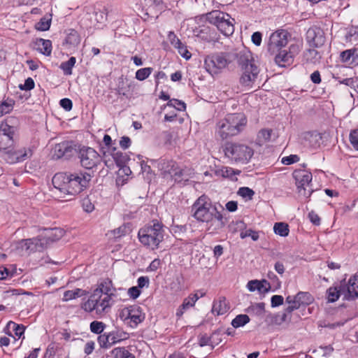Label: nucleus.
I'll return each instance as SVG.
<instances>
[{
	"mask_svg": "<svg viewBox=\"0 0 358 358\" xmlns=\"http://www.w3.org/2000/svg\"><path fill=\"white\" fill-rule=\"evenodd\" d=\"M64 233V231L61 228L45 229L43 234L37 238L28 239L27 241L34 244L36 250H43L50 243L62 238Z\"/></svg>",
	"mask_w": 358,
	"mask_h": 358,
	"instance_id": "obj_12",
	"label": "nucleus"
},
{
	"mask_svg": "<svg viewBox=\"0 0 358 358\" xmlns=\"http://www.w3.org/2000/svg\"><path fill=\"white\" fill-rule=\"evenodd\" d=\"M152 71V69L150 67L138 69L136 72V78L141 81L144 80L151 74Z\"/></svg>",
	"mask_w": 358,
	"mask_h": 358,
	"instance_id": "obj_45",
	"label": "nucleus"
},
{
	"mask_svg": "<svg viewBox=\"0 0 358 358\" xmlns=\"http://www.w3.org/2000/svg\"><path fill=\"white\" fill-rule=\"evenodd\" d=\"M33 151L30 148L17 150L14 145L8 151H4V154H2L1 157L7 163L12 164L26 160L31 157Z\"/></svg>",
	"mask_w": 358,
	"mask_h": 358,
	"instance_id": "obj_14",
	"label": "nucleus"
},
{
	"mask_svg": "<svg viewBox=\"0 0 358 358\" xmlns=\"http://www.w3.org/2000/svg\"><path fill=\"white\" fill-rule=\"evenodd\" d=\"M111 353L113 355L114 358H135L125 348H115L112 350Z\"/></svg>",
	"mask_w": 358,
	"mask_h": 358,
	"instance_id": "obj_29",
	"label": "nucleus"
},
{
	"mask_svg": "<svg viewBox=\"0 0 358 358\" xmlns=\"http://www.w3.org/2000/svg\"><path fill=\"white\" fill-rule=\"evenodd\" d=\"M193 217L206 223V231L210 234H217L225 225L223 215L206 195L199 197L192 206Z\"/></svg>",
	"mask_w": 358,
	"mask_h": 358,
	"instance_id": "obj_2",
	"label": "nucleus"
},
{
	"mask_svg": "<svg viewBox=\"0 0 358 358\" xmlns=\"http://www.w3.org/2000/svg\"><path fill=\"white\" fill-rule=\"evenodd\" d=\"M7 327L9 329H12L15 334L19 337H20L24 331V327L22 324H17L13 321H10L7 324Z\"/></svg>",
	"mask_w": 358,
	"mask_h": 358,
	"instance_id": "obj_44",
	"label": "nucleus"
},
{
	"mask_svg": "<svg viewBox=\"0 0 358 358\" xmlns=\"http://www.w3.org/2000/svg\"><path fill=\"white\" fill-rule=\"evenodd\" d=\"M133 310V306H129L123 308L120 315L121 320H122L127 324V322H131Z\"/></svg>",
	"mask_w": 358,
	"mask_h": 358,
	"instance_id": "obj_35",
	"label": "nucleus"
},
{
	"mask_svg": "<svg viewBox=\"0 0 358 358\" xmlns=\"http://www.w3.org/2000/svg\"><path fill=\"white\" fill-rule=\"evenodd\" d=\"M229 307L225 298L220 299L218 301H215L213 306V312L217 315H223L226 313Z\"/></svg>",
	"mask_w": 358,
	"mask_h": 358,
	"instance_id": "obj_26",
	"label": "nucleus"
},
{
	"mask_svg": "<svg viewBox=\"0 0 358 358\" xmlns=\"http://www.w3.org/2000/svg\"><path fill=\"white\" fill-rule=\"evenodd\" d=\"M168 39L170 41L171 44L174 47L176 45L180 44V40L177 37V36L173 31H169V33L168 34Z\"/></svg>",
	"mask_w": 358,
	"mask_h": 358,
	"instance_id": "obj_59",
	"label": "nucleus"
},
{
	"mask_svg": "<svg viewBox=\"0 0 358 358\" xmlns=\"http://www.w3.org/2000/svg\"><path fill=\"white\" fill-rule=\"evenodd\" d=\"M341 295H343L342 282L338 285L331 286L326 292L327 299L329 303L336 302Z\"/></svg>",
	"mask_w": 358,
	"mask_h": 358,
	"instance_id": "obj_18",
	"label": "nucleus"
},
{
	"mask_svg": "<svg viewBox=\"0 0 358 358\" xmlns=\"http://www.w3.org/2000/svg\"><path fill=\"white\" fill-rule=\"evenodd\" d=\"M60 106L66 110H70L72 108L73 103L69 99L64 98L61 99Z\"/></svg>",
	"mask_w": 358,
	"mask_h": 358,
	"instance_id": "obj_62",
	"label": "nucleus"
},
{
	"mask_svg": "<svg viewBox=\"0 0 358 358\" xmlns=\"http://www.w3.org/2000/svg\"><path fill=\"white\" fill-rule=\"evenodd\" d=\"M296 298L299 302V306L309 305L313 301L312 296L309 292H299L296 294Z\"/></svg>",
	"mask_w": 358,
	"mask_h": 358,
	"instance_id": "obj_36",
	"label": "nucleus"
},
{
	"mask_svg": "<svg viewBox=\"0 0 358 358\" xmlns=\"http://www.w3.org/2000/svg\"><path fill=\"white\" fill-rule=\"evenodd\" d=\"M164 230L162 224L153 220L152 224L141 229L138 236L140 242L152 250L158 248L163 241Z\"/></svg>",
	"mask_w": 358,
	"mask_h": 358,
	"instance_id": "obj_6",
	"label": "nucleus"
},
{
	"mask_svg": "<svg viewBox=\"0 0 358 358\" xmlns=\"http://www.w3.org/2000/svg\"><path fill=\"white\" fill-rule=\"evenodd\" d=\"M238 194L243 198H248L251 199L255 194V192L249 187H243L239 188Z\"/></svg>",
	"mask_w": 358,
	"mask_h": 358,
	"instance_id": "obj_50",
	"label": "nucleus"
},
{
	"mask_svg": "<svg viewBox=\"0 0 358 358\" xmlns=\"http://www.w3.org/2000/svg\"><path fill=\"white\" fill-rule=\"evenodd\" d=\"M278 52L275 57V62L278 66L285 67L292 62L293 54L291 51L287 52L284 50Z\"/></svg>",
	"mask_w": 358,
	"mask_h": 358,
	"instance_id": "obj_19",
	"label": "nucleus"
},
{
	"mask_svg": "<svg viewBox=\"0 0 358 358\" xmlns=\"http://www.w3.org/2000/svg\"><path fill=\"white\" fill-rule=\"evenodd\" d=\"M110 155L117 166L126 164V163L129 160V157L126 153L116 151L115 148H113Z\"/></svg>",
	"mask_w": 358,
	"mask_h": 358,
	"instance_id": "obj_25",
	"label": "nucleus"
},
{
	"mask_svg": "<svg viewBox=\"0 0 358 358\" xmlns=\"http://www.w3.org/2000/svg\"><path fill=\"white\" fill-rule=\"evenodd\" d=\"M21 90H30L34 87V82L32 78H28L25 80L24 84L20 86Z\"/></svg>",
	"mask_w": 358,
	"mask_h": 358,
	"instance_id": "obj_58",
	"label": "nucleus"
},
{
	"mask_svg": "<svg viewBox=\"0 0 358 358\" xmlns=\"http://www.w3.org/2000/svg\"><path fill=\"white\" fill-rule=\"evenodd\" d=\"M167 106L170 107H173L180 111L185 110L186 108V105L183 101L175 99L169 100V101L167 103Z\"/></svg>",
	"mask_w": 358,
	"mask_h": 358,
	"instance_id": "obj_46",
	"label": "nucleus"
},
{
	"mask_svg": "<svg viewBox=\"0 0 358 358\" xmlns=\"http://www.w3.org/2000/svg\"><path fill=\"white\" fill-rule=\"evenodd\" d=\"M14 101L12 99L6 100L0 105V117L9 113L13 108Z\"/></svg>",
	"mask_w": 358,
	"mask_h": 358,
	"instance_id": "obj_37",
	"label": "nucleus"
},
{
	"mask_svg": "<svg viewBox=\"0 0 358 358\" xmlns=\"http://www.w3.org/2000/svg\"><path fill=\"white\" fill-rule=\"evenodd\" d=\"M356 51V50H345L341 52L340 57L343 62H348L350 61V59H352V57L353 56L354 52Z\"/></svg>",
	"mask_w": 358,
	"mask_h": 358,
	"instance_id": "obj_54",
	"label": "nucleus"
},
{
	"mask_svg": "<svg viewBox=\"0 0 358 358\" xmlns=\"http://www.w3.org/2000/svg\"><path fill=\"white\" fill-rule=\"evenodd\" d=\"M106 328V324L99 321H93L90 323V331L96 334H101Z\"/></svg>",
	"mask_w": 358,
	"mask_h": 358,
	"instance_id": "obj_40",
	"label": "nucleus"
},
{
	"mask_svg": "<svg viewBox=\"0 0 358 358\" xmlns=\"http://www.w3.org/2000/svg\"><path fill=\"white\" fill-rule=\"evenodd\" d=\"M240 236L242 239H243L246 237H248V236H250L253 241H257L259 239L258 233L252 229L242 231L240 234Z\"/></svg>",
	"mask_w": 358,
	"mask_h": 358,
	"instance_id": "obj_52",
	"label": "nucleus"
},
{
	"mask_svg": "<svg viewBox=\"0 0 358 358\" xmlns=\"http://www.w3.org/2000/svg\"><path fill=\"white\" fill-rule=\"evenodd\" d=\"M76 62V59L74 57H71L66 62H64L60 64V69L64 71V73L66 76L72 74V69L74 66Z\"/></svg>",
	"mask_w": 358,
	"mask_h": 358,
	"instance_id": "obj_28",
	"label": "nucleus"
},
{
	"mask_svg": "<svg viewBox=\"0 0 358 358\" xmlns=\"http://www.w3.org/2000/svg\"><path fill=\"white\" fill-rule=\"evenodd\" d=\"M329 140V134L327 132L318 133L315 134V144H317L318 146L326 145L327 143Z\"/></svg>",
	"mask_w": 358,
	"mask_h": 358,
	"instance_id": "obj_39",
	"label": "nucleus"
},
{
	"mask_svg": "<svg viewBox=\"0 0 358 358\" xmlns=\"http://www.w3.org/2000/svg\"><path fill=\"white\" fill-rule=\"evenodd\" d=\"M197 36H200L203 40L210 41L212 38L210 37L211 36L210 31L208 29H201Z\"/></svg>",
	"mask_w": 358,
	"mask_h": 358,
	"instance_id": "obj_60",
	"label": "nucleus"
},
{
	"mask_svg": "<svg viewBox=\"0 0 358 358\" xmlns=\"http://www.w3.org/2000/svg\"><path fill=\"white\" fill-rule=\"evenodd\" d=\"M300 158L297 155H290L287 157H284L281 159V163L285 165H291L292 164L299 162Z\"/></svg>",
	"mask_w": 358,
	"mask_h": 358,
	"instance_id": "obj_51",
	"label": "nucleus"
},
{
	"mask_svg": "<svg viewBox=\"0 0 358 358\" xmlns=\"http://www.w3.org/2000/svg\"><path fill=\"white\" fill-rule=\"evenodd\" d=\"M220 171L221 175L224 178H231L236 174L235 171L230 167H224Z\"/></svg>",
	"mask_w": 358,
	"mask_h": 358,
	"instance_id": "obj_56",
	"label": "nucleus"
},
{
	"mask_svg": "<svg viewBox=\"0 0 358 358\" xmlns=\"http://www.w3.org/2000/svg\"><path fill=\"white\" fill-rule=\"evenodd\" d=\"M284 299L280 295H273L271 297V303L272 307H277L283 303Z\"/></svg>",
	"mask_w": 358,
	"mask_h": 358,
	"instance_id": "obj_57",
	"label": "nucleus"
},
{
	"mask_svg": "<svg viewBox=\"0 0 358 358\" xmlns=\"http://www.w3.org/2000/svg\"><path fill=\"white\" fill-rule=\"evenodd\" d=\"M262 35L260 32H259V31L255 32L252 35V43L257 46L260 45V44L262 43Z\"/></svg>",
	"mask_w": 358,
	"mask_h": 358,
	"instance_id": "obj_64",
	"label": "nucleus"
},
{
	"mask_svg": "<svg viewBox=\"0 0 358 358\" xmlns=\"http://www.w3.org/2000/svg\"><path fill=\"white\" fill-rule=\"evenodd\" d=\"M349 141L353 148L358 151V129H353L350 131Z\"/></svg>",
	"mask_w": 358,
	"mask_h": 358,
	"instance_id": "obj_47",
	"label": "nucleus"
},
{
	"mask_svg": "<svg viewBox=\"0 0 358 358\" xmlns=\"http://www.w3.org/2000/svg\"><path fill=\"white\" fill-rule=\"evenodd\" d=\"M91 180V176L87 173H67L59 172L56 173L52 179L55 196L64 200H71V198L81 192L87 187Z\"/></svg>",
	"mask_w": 358,
	"mask_h": 358,
	"instance_id": "obj_1",
	"label": "nucleus"
},
{
	"mask_svg": "<svg viewBox=\"0 0 358 358\" xmlns=\"http://www.w3.org/2000/svg\"><path fill=\"white\" fill-rule=\"evenodd\" d=\"M343 284V296L345 300L352 301L358 298V275H352L348 280L341 281Z\"/></svg>",
	"mask_w": 358,
	"mask_h": 358,
	"instance_id": "obj_16",
	"label": "nucleus"
},
{
	"mask_svg": "<svg viewBox=\"0 0 358 358\" xmlns=\"http://www.w3.org/2000/svg\"><path fill=\"white\" fill-rule=\"evenodd\" d=\"M80 164L87 169H92L101 162L99 153L92 148L83 147L78 153Z\"/></svg>",
	"mask_w": 358,
	"mask_h": 358,
	"instance_id": "obj_13",
	"label": "nucleus"
},
{
	"mask_svg": "<svg viewBox=\"0 0 358 358\" xmlns=\"http://www.w3.org/2000/svg\"><path fill=\"white\" fill-rule=\"evenodd\" d=\"M138 287L143 288L144 287H148L149 285V278L147 276H141L138 278Z\"/></svg>",
	"mask_w": 358,
	"mask_h": 358,
	"instance_id": "obj_61",
	"label": "nucleus"
},
{
	"mask_svg": "<svg viewBox=\"0 0 358 358\" xmlns=\"http://www.w3.org/2000/svg\"><path fill=\"white\" fill-rule=\"evenodd\" d=\"M272 130L264 129L259 131L257 137V143L262 145L271 140Z\"/></svg>",
	"mask_w": 358,
	"mask_h": 358,
	"instance_id": "obj_27",
	"label": "nucleus"
},
{
	"mask_svg": "<svg viewBox=\"0 0 358 358\" xmlns=\"http://www.w3.org/2000/svg\"><path fill=\"white\" fill-rule=\"evenodd\" d=\"M206 20L214 24L225 36H231L234 31V22L231 16L220 10H213L206 14Z\"/></svg>",
	"mask_w": 358,
	"mask_h": 358,
	"instance_id": "obj_9",
	"label": "nucleus"
},
{
	"mask_svg": "<svg viewBox=\"0 0 358 358\" xmlns=\"http://www.w3.org/2000/svg\"><path fill=\"white\" fill-rule=\"evenodd\" d=\"M82 206L84 210L87 213H90L94 209V204L88 198H85L83 199Z\"/></svg>",
	"mask_w": 358,
	"mask_h": 358,
	"instance_id": "obj_55",
	"label": "nucleus"
},
{
	"mask_svg": "<svg viewBox=\"0 0 358 358\" xmlns=\"http://www.w3.org/2000/svg\"><path fill=\"white\" fill-rule=\"evenodd\" d=\"M237 57L238 63L242 69L240 83L244 87L252 88L255 86L259 73V69L256 61L248 50L239 52Z\"/></svg>",
	"mask_w": 358,
	"mask_h": 358,
	"instance_id": "obj_4",
	"label": "nucleus"
},
{
	"mask_svg": "<svg viewBox=\"0 0 358 358\" xmlns=\"http://www.w3.org/2000/svg\"><path fill=\"white\" fill-rule=\"evenodd\" d=\"M247 120L241 113L228 115L217 124V134L222 139L238 134L245 127Z\"/></svg>",
	"mask_w": 358,
	"mask_h": 358,
	"instance_id": "obj_5",
	"label": "nucleus"
},
{
	"mask_svg": "<svg viewBox=\"0 0 358 358\" xmlns=\"http://www.w3.org/2000/svg\"><path fill=\"white\" fill-rule=\"evenodd\" d=\"M224 152L231 161L247 164L253 156L254 150L245 144L227 143L224 146Z\"/></svg>",
	"mask_w": 358,
	"mask_h": 358,
	"instance_id": "obj_8",
	"label": "nucleus"
},
{
	"mask_svg": "<svg viewBox=\"0 0 358 358\" xmlns=\"http://www.w3.org/2000/svg\"><path fill=\"white\" fill-rule=\"evenodd\" d=\"M346 40L352 42L358 40V27H352L346 34Z\"/></svg>",
	"mask_w": 358,
	"mask_h": 358,
	"instance_id": "obj_48",
	"label": "nucleus"
},
{
	"mask_svg": "<svg viewBox=\"0 0 358 358\" xmlns=\"http://www.w3.org/2000/svg\"><path fill=\"white\" fill-rule=\"evenodd\" d=\"M87 294H88V292H87L86 290H84V289H82L80 288H76L73 290L66 291L64 293V296H63L62 300L64 301H68L69 300L75 299L76 298H78V297H80L83 296H86Z\"/></svg>",
	"mask_w": 358,
	"mask_h": 358,
	"instance_id": "obj_24",
	"label": "nucleus"
},
{
	"mask_svg": "<svg viewBox=\"0 0 358 358\" xmlns=\"http://www.w3.org/2000/svg\"><path fill=\"white\" fill-rule=\"evenodd\" d=\"M128 293L131 298L135 299L139 296L141 291L138 287H131L129 289Z\"/></svg>",
	"mask_w": 358,
	"mask_h": 358,
	"instance_id": "obj_63",
	"label": "nucleus"
},
{
	"mask_svg": "<svg viewBox=\"0 0 358 358\" xmlns=\"http://www.w3.org/2000/svg\"><path fill=\"white\" fill-rule=\"evenodd\" d=\"M274 232L281 236H287L289 234V226L284 222H277L273 227Z\"/></svg>",
	"mask_w": 358,
	"mask_h": 358,
	"instance_id": "obj_31",
	"label": "nucleus"
},
{
	"mask_svg": "<svg viewBox=\"0 0 358 358\" xmlns=\"http://www.w3.org/2000/svg\"><path fill=\"white\" fill-rule=\"evenodd\" d=\"M108 334L112 346L129 338V334L122 330H114Z\"/></svg>",
	"mask_w": 358,
	"mask_h": 358,
	"instance_id": "obj_23",
	"label": "nucleus"
},
{
	"mask_svg": "<svg viewBox=\"0 0 358 358\" xmlns=\"http://www.w3.org/2000/svg\"><path fill=\"white\" fill-rule=\"evenodd\" d=\"M131 229L129 224H123L113 230V234L115 238H120L131 232Z\"/></svg>",
	"mask_w": 358,
	"mask_h": 358,
	"instance_id": "obj_42",
	"label": "nucleus"
},
{
	"mask_svg": "<svg viewBox=\"0 0 358 358\" xmlns=\"http://www.w3.org/2000/svg\"><path fill=\"white\" fill-rule=\"evenodd\" d=\"M97 342L101 348L108 349L112 346L110 344V341L109 336H108V333H104L103 334H100L98 336Z\"/></svg>",
	"mask_w": 358,
	"mask_h": 358,
	"instance_id": "obj_41",
	"label": "nucleus"
},
{
	"mask_svg": "<svg viewBox=\"0 0 358 358\" xmlns=\"http://www.w3.org/2000/svg\"><path fill=\"white\" fill-rule=\"evenodd\" d=\"M303 169H296L292 175L296 180L299 192L306 197H310L313 192L311 187V181L313 179L312 173L305 169L306 164H302Z\"/></svg>",
	"mask_w": 358,
	"mask_h": 358,
	"instance_id": "obj_11",
	"label": "nucleus"
},
{
	"mask_svg": "<svg viewBox=\"0 0 358 358\" xmlns=\"http://www.w3.org/2000/svg\"><path fill=\"white\" fill-rule=\"evenodd\" d=\"M18 120L15 117H9L0 125V151L4 154L15 145V135Z\"/></svg>",
	"mask_w": 358,
	"mask_h": 358,
	"instance_id": "obj_7",
	"label": "nucleus"
},
{
	"mask_svg": "<svg viewBox=\"0 0 358 358\" xmlns=\"http://www.w3.org/2000/svg\"><path fill=\"white\" fill-rule=\"evenodd\" d=\"M133 310L131 322H127V324L131 328H136L138 324L145 320V313H143L141 308L138 305H134Z\"/></svg>",
	"mask_w": 358,
	"mask_h": 358,
	"instance_id": "obj_21",
	"label": "nucleus"
},
{
	"mask_svg": "<svg viewBox=\"0 0 358 358\" xmlns=\"http://www.w3.org/2000/svg\"><path fill=\"white\" fill-rule=\"evenodd\" d=\"M66 43L68 44H71L73 45H77L80 43V37L78 36L76 32L71 33L69 36L66 38Z\"/></svg>",
	"mask_w": 358,
	"mask_h": 358,
	"instance_id": "obj_53",
	"label": "nucleus"
},
{
	"mask_svg": "<svg viewBox=\"0 0 358 358\" xmlns=\"http://www.w3.org/2000/svg\"><path fill=\"white\" fill-rule=\"evenodd\" d=\"M230 61L227 55L224 52H217L207 55L204 59V68L211 76L218 75L225 69Z\"/></svg>",
	"mask_w": 358,
	"mask_h": 358,
	"instance_id": "obj_10",
	"label": "nucleus"
},
{
	"mask_svg": "<svg viewBox=\"0 0 358 358\" xmlns=\"http://www.w3.org/2000/svg\"><path fill=\"white\" fill-rule=\"evenodd\" d=\"M51 18L43 17L35 25V28L39 31H47L50 29Z\"/></svg>",
	"mask_w": 358,
	"mask_h": 358,
	"instance_id": "obj_38",
	"label": "nucleus"
},
{
	"mask_svg": "<svg viewBox=\"0 0 358 358\" xmlns=\"http://www.w3.org/2000/svg\"><path fill=\"white\" fill-rule=\"evenodd\" d=\"M194 303L190 301V299H185L182 303L179 306L176 311V316L180 318L184 313L185 310L194 306Z\"/></svg>",
	"mask_w": 358,
	"mask_h": 358,
	"instance_id": "obj_43",
	"label": "nucleus"
},
{
	"mask_svg": "<svg viewBox=\"0 0 358 358\" xmlns=\"http://www.w3.org/2000/svg\"><path fill=\"white\" fill-rule=\"evenodd\" d=\"M174 164L172 165V169L170 171V173L172 175L176 182H180L182 180L187 181L188 178L185 177V171L179 168L173 169Z\"/></svg>",
	"mask_w": 358,
	"mask_h": 358,
	"instance_id": "obj_32",
	"label": "nucleus"
},
{
	"mask_svg": "<svg viewBox=\"0 0 358 358\" xmlns=\"http://www.w3.org/2000/svg\"><path fill=\"white\" fill-rule=\"evenodd\" d=\"M334 351V348L331 345L320 346L318 348L315 349L317 358H326L331 355Z\"/></svg>",
	"mask_w": 358,
	"mask_h": 358,
	"instance_id": "obj_30",
	"label": "nucleus"
},
{
	"mask_svg": "<svg viewBox=\"0 0 358 358\" xmlns=\"http://www.w3.org/2000/svg\"><path fill=\"white\" fill-rule=\"evenodd\" d=\"M287 31L285 30L277 31L273 33L268 41V50L271 54H275L287 44Z\"/></svg>",
	"mask_w": 358,
	"mask_h": 358,
	"instance_id": "obj_15",
	"label": "nucleus"
},
{
	"mask_svg": "<svg viewBox=\"0 0 358 358\" xmlns=\"http://www.w3.org/2000/svg\"><path fill=\"white\" fill-rule=\"evenodd\" d=\"M36 45L37 50L45 56H50L52 52V42L50 40L38 38L36 40Z\"/></svg>",
	"mask_w": 358,
	"mask_h": 358,
	"instance_id": "obj_22",
	"label": "nucleus"
},
{
	"mask_svg": "<svg viewBox=\"0 0 358 358\" xmlns=\"http://www.w3.org/2000/svg\"><path fill=\"white\" fill-rule=\"evenodd\" d=\"M115 288L109 279L103 280L94 289L89 299L81 304V308L87 313L94 310L97 314L108 313L114 303Z\"/></svg>",
	"mask_w": 358,
	"mask_h": 358,
	"instance_id": "obj_3",
	"label": "nucleus"
},
{
	"mask_svg": "<svg viewBox=\"0 0 358 358\" xmlns=\"http://www.w3.org/2000/svg\"><path fill=\"white\" fill-rule=\"evenodd\" d=\"M325 41L326 38L323 30L320 28L315 29V48L322 46Z\"/></svg>",
	"mask_w": 358,
	"mask_h": 358,
	"instance_id": "obj_34",
	"label": "nucleus"
},
{
	"mask_svg": "<svg viewBox=\"0 0 358 358\" xmlns=\"http://www.w3.org/2000/svg\"><path fill=\"white\" fill-rule=\"evenodd\" d=\"M73 148L68 141H64L55 145L53 149V157L56 159L69 157L72 155Z\"/></svg>",
	"mask_w": 358,
	"mask_h": 358,
	"instance_id": "obj_17",
	"label": "nucleus"
},
{
	"mask_svg": "<svg viewBox=\"0 0 358 358\" xmlns=\"http://www.w3.org/2000/svg\"><path fill=\"white\" fill-rule=\"evenodd\" d=\"M247 287L250 292L258 290L259 292H267L271 289L270 284L265 280L262 281L250 280L248 282Z\"/></svg>",
	"mask_w": 358,
	"mask_h": 358,
	"instance_id": "obj_20",
	"label": "nucleus"
},
{
	"mask_svg": "<svg viewBox=\"0 0 358 358\" xmlns=\"http://www.w3.org/2000/svg\"><path fill=\"white\" fill-rule=\"evenodd\" d=\"M174 48H176L179 54L186 59H189L192 54L187 50V47L180 41V44L176 45Z\"/></svg>",
	"mask_w": 358,
	"mask_h": 358,
	"instance_id": "obj_49",
	"label": "nucleus"
},
{
	"mask_svg": "<svg viewBox=\"0 0 358 358\" xmlns=\"http://www.w3.org/2000/svg\"><path fill=\"white\" fill-rule=\"evenodd\" d=\"M250 322V317L247 315H238L231 322V325L234 328H238L244 326Z\"/></svg>",
	"mask_w": 358,
	"mask_h": 358,
	"instance_id": "obj_33",
	"label": "nucleus"
}]
</instances>
